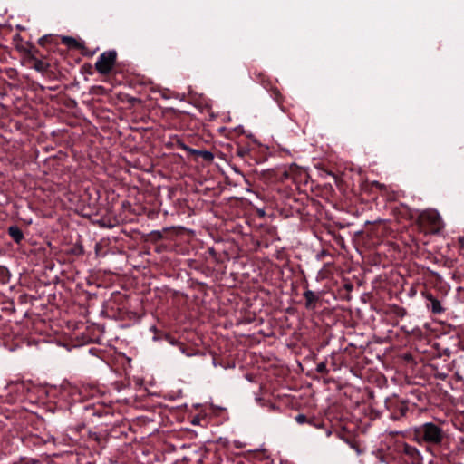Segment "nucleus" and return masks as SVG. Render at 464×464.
Returning <instances> with one entry per match:
<instances>
[{
    "mask_svg": "<svg viewBox=\"0 0 464 464\" xmlns=\"http://www.w3.org/2000/svg\"><path fill=\"white\" fill-rule=\"evenodd\" d=\"M420 219L435 229H439L442 226L441 218L436 210L430 209L421 212Z\"/></svg>",
    "mask_w": 464,
    "mask_h": 464,
    "instance_id": "nucleus-3",
    "label": "nucleus"
},
{
    "mask_svg": "<svg viewBox=\"0 0 464 464\" xmlns=\"http://www.w3.org/2000/svg\"><path fill=\"white\" fill-rule=\"evenodd\" d=\"M199 153L202 155L203 159L208 161H211L214 159V156L209 151H199Z\"/></svg>",
    "mask_w": 464,
    "mask_h": 464,
    "instance_id": "nucleus-7",
    "label": "nucleus"
},
{
    "mask_svg": "<svg viewBox=\"0 0 464 464\" xmlns=\"http://www.w3.org/2000/svg\"><path fill=\"white\" fill-rule=\"evenodd\" d=\"M62 42L69 46H77V41L71 36H63Z\"/></svg>",
    "mask_w": 464,
    "mask_h": 464,
    "instance_id": "nucleus-6",
    "label": "nucleus"
},
{
    "mask_svg": "<svg viewBox=\"0 0 464 464\" xmlns=\"http://www.w3.org/2000/svg\"><path fill=\"white\" fill-rule=\"evenodd\" d=\"M430 301H431V310H432V312L435 313V314L441 313L442 312V307H441L440 303L437 299H434V298H430Z\"/></svg>",
    "mask_w": 464,
    "mask_h": 464,
    "instance_id": "nucleus-5",
    "label": "nucleus"
},
{
    "mask_svg": "<svg viewBox=\"0 0 464 464\" xmlns=\"http://www.w3.org/2000/svg\"><path fill=\"white\" fill-rule=\"evenodd\" d=\"M116 56L114 51L102 53L95 63L96 70L102 74H108L114 66Z\"/></svg>",
    "mask_w": 464,
    "mask_h": 464,
    "instance_id": "nucleus-2",
    "label": "nucleus"
},
{
    "mask_svg": "<svg viewBox=\"0 0 464 464\" xmlns=\"http://www.w3.org/2000/svg\"><path fill=\"white\" fill-rule=\"evenodd\" d=\"M414 439L419 443L440 445L446 437L443 429L433 422H426L413 429Z\"/></svg>",
    "mask_w": 464,
    "mask_h": 464,
    "instance_id": "nucleus-1",
    "label": "nucleus"
},
{
    "mask_svg": "<svg viewBox=\"0 0 464 464\" xmlns=\"http://www.w3.org/2000/svg\"><path fill=\"white\" fill-rule=\"evenodd\" d=\"M296 422L303 424L306 421V417L304 414H299L295 417Z\"/></svg>",
    "mask_w": 464,
    "mask_h": 464,
    "instance_id": "nucleus-8",
    "label": "nucleus"
},
{
    "mask_svg": "<svg viewBox=\"0 0 464 464\" xmlns=\"http://www.w3.org/2000/svg\"><path fill=\"white\" fill-rule=\"evenodd\" d=\"M316 370L318 372H324L326 371V365L324 362L317 364Z\"/></svg>",
    "mask_w": 464,
    "mask_h": 464,
    "instance_id": "nucleus-9",
    "label": "nucleus"
},
{
    "mask_svg": "<svg viewBox=\"0 0 464 464\" xmlns=\"http://www.w3.org/2000/svg\"><path fill=\"white\" fill-rule=\"evenodd\" d=\"M304 295L308 300H311V298L314 296V294L311 291H307L305 292Z\"/></svg>",
    "mask_w": 464,
    "mask_h": 464,
    "instance_id": "nucleus-10",
    "label": "nucleus"
},
{
    "mask_svg": "<svg viewBox=\"0 0 464 464\" xmlns=\"http://www.w3.org/2000/svg\"><path fill=\"white\" fill-rule=\"evenodd\" d=\"M8 233L16 243H19L24 238L23 232L16 226L10 227L8 228Z\"/></svg>",
    "mask_w": 464,
    "mask_h": 464,
    "instance_id": "nucleus-4",
    "label": "nucleus"
}]
</instances>
